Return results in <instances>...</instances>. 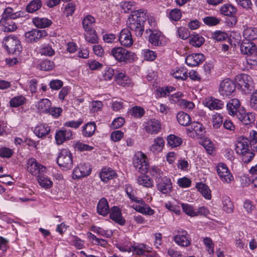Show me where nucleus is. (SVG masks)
<instances>
[{
  "mask_svg": "<svg viewBox=\"0 0 257 257\" xmlns=\"http://www.w3.org/2000/svg\"><path fill=\"white\" fill-rule=\"evenodd\" d=\"M147 19L146 13L143 10L134 11L128 18L127 27L135 33L137 36L141 37L144 31V22Z\"/></svg>",
  "mask_w": 257,
  "mask_h": 257,
  "instance_id": "f257e3e1",
  "label": "nucleus"
},
{
  "mask_svg": "<svg viewBox=\"0 0 257 257\" xmlns=\"http://www.w3.org/2000/svg\"><path fill=\"white\" fill-rule=\"evenodd\" d=\"M110 54L119 62H131L136 58V55L133 52L121 47L113 48Z\"/></svg>",
  "mask_w": 257,
  "mask_h": 257,
  "instance_id": "f03ea898",
  "label": "nucleus"
},
{
  "mask_svg": "<svg viewBox=\"0 0 257 257\" xmlns=\"http://www.w3.org/2000/svg\"><path fill=\"white\" fill-rule=\"evenodd\" d=\"M57 163L63 170H69L72 167V155L68 149L61 151L57 158Z\"/></svg>",
  "mask_w": 257,
  "mask_h": 257,
  "instance_id": "7ed1b4c3",
  "label": "nucleus"
},
{
  "mask_svg": "<svg viewBox=\"0 0 257 257\" xmlns=\"http://www.w3.org/2000/svg\"><path fill=\"white\" fill-rule=\"evenodd\" d=\"M4 40L5 48L9 53L19 54L22 51L20 41L17 37L9 36L5 38Z\"/></svg>",
  "mask_w": 257,
  "mask_h": 257,
  "instance_id": "20e7f679",
  "label": "nucleus"
},
{
  "mask_svg": "<svg viewBox=\"0 0 257 257\" xmlns=\"http://www.w3.org/2000/svg\"><path fill=\"white\" fill-rule=\"evenodd\" d=\"M133 164L136 170L141 173H145L149 171V165L147 162V156L142 152L138 153L135 156Z\"/></svg>",
  "mask_w": 257,
  "mask_h": 257,
  "instance_id": "39448f33",
  "label": "nucleus"
},
{
  "mask_svg": "<svg viewBox=\"0 0 257 257\" xmlns=\"http://www.w3.org/2000/svg\"><path fill=\"white\" fill-rule=\"evenodd\" d=\"M235 80L238 85L246 93H249L254 89L252 80L247 74H241L236 76Z\"/></svg>",
  "mask_w": 257,
  "mask_h": 257,
  "instance_id": "423d86ee",
  "label": "nucleus"
},
{
  "mask_svg": "<svg viewBox=\"0 0 257 257\" xmlns=\"http://www.w3.org/2000/svg\"><path fill=\"white\" fill-rule=\"evenodd\" d=\"M27 165L28 171L33 175H42L46 172V168L39 164L34 158L29 159Z\"/></svg>",
  "mask_w": 257,
  "mask_h": 257,
  "instance_id": "0eeeda50",
  "label": "nucleus"
},
{
  "mask_svg": "<svg viewBox=\"0 0 257 257\" xmlns=\"http://www.w3.org/2000/svg\"><path fill=\"white\" fill-rule=\"evenodd\" d=\"M217 173L220 180L224 183H230L233 180V177L229 171L226 165L219 163L216 167Z\"/></svg>",
  "mask_w": 257,
  "mask_h": 257,
  "instance_id": "6e6552de",
  "label": "nucleus"
},
{
  "mask_svg": "<svg viewBox=\"0 0 257 257\" xmlns=\"http://www.w3.org/2000/svg\"><path fill=\"white\" fill-rule=\"evenodd\" d=\"M47 36L45 30L34 29L25 33L26 40L29 43L36 42L41 39Z\"/></svg>",
  "mask_w": 257,
  "mask_h": 257,
  "instance_id": "1a4fd4ad",
  "label": "nucleus"
},
{
  "mask_svg": "<svg viewBox=\"0 0 257 257\" xmlns=\"http://www.w3.org/2000/svg\"><path fill=\"white\" fill-rule=\"evenodd\" d=\"M235 89L234 82L229 79H225L221 82L219 91L222 95L227 96L231 94Z\"/></svg>",
  "mask_w": 257,
  "mask_h": 257,
  "instance_id": "9d476101",
  "label": "nucleus"
},
{
  "mask_svg": "<svg viewBox=\"0 0 257 257\" xmlns=\"http://www.w3.org/2000/svg\"><path fill=\"white\" fill-rule=\"evenodd\" d=\"M91 173V168L85 164H80L75 168L72 173L73 179H79L88 176Z\"/></svg>",
  "mask_w": 257,
  "mask_h": 257,
  "instance_id": "9b49d317",
  "label": "nucleus"
},
{
  "mask_svg": "<svg viewBox=\"0 0 257 257\" xmlns=\"http://www.w3.org/2000/svg\"><path fill=\"white\" fill-rule=\"evenodd\" d=\"M189 236L186 231L181 229L178 230L174 236V240L179 245L187 247L190 244Z\"/></svg>",
  "mask_w": 257,
  "mask_h": 257,
  "instance_id": "f8f14e48",
  "label": "nucleus"
},
{
  "mask_svg": "<svg viewBox=\"0 0 257 257\" xmlns=\"http://www.w3.org/2000/svg\"><path fill=\"white\" fill-rule=\"evenodd\" d=\"M150 31L152 33L150 35L149 40L152 45L155 46H162L165 45V38L161 32L157 30L152 31L151 29Z\"/></svg>",
  "mask_w": 257,
  "mask_h": 257,
  "instance_id": "ddd939ff",
  "label": "nucleus"
},
{
  "mask_svg": "<svg viewBox=\"0 0 257 257\" xmlns=\"http://www.w3.org/2000/svg\"><path fill=\"white\" fill-rule=\"evenodd\" d=\"M119 41L121 45L130 47L132 46L134 41L130 30L128 29H122L119 34Z\"/></svg>",
  "mask_w": 257,
  "mask_h": 257,
  "instance_id": "4468645a",
  "label": "nucleus"
},
{
  "mask_svg": "<svg viewBox=\"0 0 257 257\" xmlns=\"http://www.w3.org/2000/svg\"><path fill=\"white\" fill-rule=\"evenodd\" d=\"M203 103L210 110L220 109L224 106V103L222 101L212 97H208L204 99Z\"/></svg>",
  "mask_w": 257,
  "mask_h": 257,
  "instance_id": "2eb2a0df",
  "label": "nucleus"
},
{
  "mask_svg": "<svg viewBox=\"0 0 257 257\" xmlns=\"http://www.w3.org/2000/svg\"><path fill=\"white\" fill-rule=\"evenodd\" d=\"M72 139H73V134L69 129L59 130L55 134V140L58 145H61L65 141Z\"/></svg>",
  "mask_w": 257,
  "mask_h": 257,
  "instance_id": "dca6fc26",
  "label": "nucleus"
},
{
  "mask_svg": "<svg viewBox=\"0 0 257 257\" xmlns=\"http://www.w3.org/2000/svg\"><path fill=\"white\" fill-rule=\"evenodd\" d=\"M156 185L158 190L164 194L169 193L172 187L170 179L167 177L159 179L156 182Z\"/></svg>",
  "mask_w": 257,
  "mask_h": 257,
  "instance_id": "f3484780",
  "label": "nucleus"
},
{
  "mask_svg": "<svg viewBox=\"0 0 257 257\" xmlns=\"http://www.w3.org/2000/svg\"><path fill=\"white\" fill-rule=\"evenodd\" d=\"M204 59V56L202 54L195 53L187 56L185 61L188 66H195L202 63Z\"/></svg>",
  "mask_w": 257,
  "mask_h": 257,
  "instance_id": "a211bd4d",
  "label": "nucleus"
},
{
  "mask_svg": "<svg viewBox=\"0 0 257 257\" xmlns=\"http://www.w3.org/2000/svg\"><path fill=\"white\" fill-rule=\"evenodd\" d=\"M161 124L160 121L155 119H150L145 126V130L150 134H157L161 130Z\"/></svg>",
  "mask_w": 257,
  "mask_h": 257,
  "instance_id": "6ab92c4d",
  "label": "nucleus"
},
{
  "mask_svg": "<svg viewBox=\"0 0 257 257\" xmlns=\"http://www.w3.org/2000/svg\"><path fill=\"white\" fill-rule=\"evenodd\" d=\"M226 107L228 111V113L231 115H236L237 116V113L241 112V111L240 110V101L238 99L236 98L229 100V101L227 103Z\"/></svg>",
  "mask_w": 257,
  "mask_h": 257,
  "instance_id": "aec40b11",
  "label": "nucleus"
},
{
  "mask_svg": "<svg viewBox=\"0 0 257 257\" xmlns=\"http://www.w3.org/2000/svg\"><path fill=\"white\" fill-rule=\"evenodd\" d=\"M109 216L112 220L120 225H123L125 222V220L122 217L120 210L116 206H113L111 208Z\"/></svg>",
  "mask_w": 257,
  "mask_h": 257,
  "instance_id": "412c9836",
  "label": "nucleus"
},
{
  "mask_svg": "<svg viewBox=\"0 0 257 257\" xmlns=\"http://www.w3.org/2000/svg\"><path fill=\"white\" fill-rule=\"evenodd\" d=\"M255 50H256V47L253 42L243 40L240 45V51L242 54L247 55L251 53H254Z\"/></svg>",
  "mask_w": 257,
  "mask_h": 257,
  "instance_id": "4be33fe9",
  "label": "nucleus"
},
{
  "mask_svg": "<svg viewBox=\"0 0 257 257\" xmlns=\"http://www.w3.org/2000/svg\"><path fill=\"white\" fill-rule=\"evenodd\" d=\"M117 176L115 172L112 169L104 168L99 173L101 180L104 182H107L109 180L112 179Z\"/></svg>",
  "mask_w": 257,
  "mask_h": 257,
  "instance_id": "5701e85b",
  "label": "nucleus"
},
{
  "mask_svg": "<svg viewBox=\"0 0 257 257\" xmlns=\"http://www.w3.org/2000/svg\"><path fill=\"white\" fill-rule=\"evenodd\" d=\"M249 141L247 139L242 138L238 139L236 143L235 151L236 152L239 154L244 153L245 151L249 150L248 146Z\"/></svg>",
  "mask_w": 257,
  "mask_h": 257,
  "instance_id": "b1692460",
  "label": "nucleus"
},
{
  "mask_svg": "<svg viewBox=\"0 0 257 257\" xmlns=\"http://www.w3.org/2000/svg\"><path fill=\"white\" fill-rule=\"evenodd\" d=\"M165 145V141L163 138L157 137L154 140V143L151 145L150 150L153 153H158L162 151Z\"/></svg>",
  "mask_w": 257,
  "mask_h": 257,
  "instance_id": "393cba45",
  "label": "nucleus"
},
{
  "mask_svg": "<svg viewBox=\"0 0 257 257\" xmlns=\"http://www.w3.org/2000/svg\"><path fill=\"white\" fill-rule=\"evenodd\" d=\"M243 40L251 41L257 39V28L254 27L247 28L243 31Z\"/></svg>",
  "mask_w": 257,
  "mask_h": 257,
  "instance_id": "a878e982",
  "label": "nucleus"
},
{
  "mask_svg": "<svg viewBox=\"0 0 257 257\" xmlns=\"http://www.w3.org/2000/svg\"><path fill=\"white\" fill-rule=\"evenodd\" d=\"M237 118L245 124H248L254 121V116L252 113H245L243 110L237 113Z\"/></svg>",
  "mask_w": 257,
  "mask_h": 257,
  "instance_id": "bb28decb",
  "label": "nucleus"
},
{
  "mask_svg": "<svg viewBox=\"0 0 257 257\" xmlns=\"http://www.w3.org/2000/svg\"><path fill=\"white\" fill-rule=\"evenodd\" d=\"M152 248L144 244H140L137 246H132V251L135 252L137 255H145V252H151Z\"/></svg>",
  "mask_w": 257,
  "mask_h": 257,
  "instance_id": "cd10ccee",
  "label": "nucleus"
},
{
  "mask_svg": "<svg viewBox=\"0 0 257 257\" xmlns=\"http://www.w3.org/2000/svg\"><path fill=\"white\" fill-rule=\"evenodd\" d=\"M97 212L103 216H105L108 213L109 206L106 199L103 198L99 201L97 205Z\"/></svg>",
  "mask_w": 257,
  "mask_h": 257,
  "instance_id": "c85d7f7f",
  "label": "nucleus"
},
{
  "mask_svg": "<svg viewBox=\"0 0 257 257\" xmlns=\"http://www.w3.org/2000/svg\"><path fill=\"white\" fill-rule=\"evenodd\" d=\"M137 183L139 185H142L146 188H152L153 186V181L150 177L142 175L137 178Z\"/></svg>",
  "mask_w": 257,
  "mask_h": 257,
  "instance_id": "c756f323",
  "label": "nucleus"
},
{
  "mask_svg": "<svg viewBox=\"0 0 257 257\" xmlns=\"http://www.w3.org/2000/svg\"><path fill=\"white\" fill-rule=\"evenodd\" d=\"M33 23L37 28H43L49 27L52 23L50 20L47 18H35Z\"/></svg>",
  "mask_w": 257,
  "mask_h": 257,
  "instance_id": "7c9ffc66",
  "label": "nucleus"
},
{
  "mask_svg": "<svg viewBox=\"0 0 257 257\" xmlns=\"http://www.w3.org/2000/svg\"><path fill=\"white\" fill-rule=\"evenodd\" d=\"M221 14L227 16L235 15L237 12V9L232 5L225 4L220 8Z\"/></svg>",
  "mask_w": 257,
  "mask_h": 257,
  "instance_id": "2f4dec72",
  "label": "nucleus"
},
{
  "mask_svg": "<svg viewBox=\"0 0 257 257\" xmlns=\"http://www.w3.org/2000/svg\"><path fill=\"white\" fill-rule=\"evenodd\" d=\"M178 122L183 126H187L190 124L191 118L189 114L183 112H180L177 115Z\"/></svg>",
  "mask_w": 257,
  "mask_h": 257,
  "instance_id": "473e14b6",
  "label": "nucleus"
},
{
  "mask_svg": "<svg viewBox=\"0 0 257 257\" xmlns=\"http://www.w3.org/2000/svg\"><path fill=\"white\" fill-rule=\"evenodd\" d=\"M196 187L206 199H209L211 198V191L206 184L200 182L196 184Z\"/></svg>",
  "mask_w": 257,
  "mask_h": 257,
  "instance_id": "72a5a7b5",
  "label": "nucleus"
},
{
  "mask_svg": "<svg viewBox=\"0 0 257 257\" xmlns=\"http://www.w3.org/2000/svg\"><path fill=\"white\" fill-rule=\"evenodd\" d=\"M51 106V101L47 98L41 99L37 104V108L43 112L48 113Z\"/></svg>",
  "mask_w": 257,
  "mask_h": 257,
  "instance_id": "f704fd0d",
  "label": "nucleus"
},
{
  "mask_svg": "<svg viewBox=\"0 0 257 257\" xmlns=\"http://www.w3.org/2000/svg\"><path fill=\"white\" fill-rule=\"evenodd\" d=\"M114 74V70L110 67H106L99 76L101 81H108L112 79Z\"/></svg>",
  "mask_w": 257,
  "mask_h": 257,
  "instance_id": "c9c22d12",
  "label": "nucleus"
},
{
  "mask_svg": "<svg viewBox=\"0 0 257 257\" xmlns=\"http://www.w3.org/2000/svg\"><path fill=\"white\" fill-rule=\"evenodd\" d=\"M50 131V128L44 124H40L34 130V133L39 138H42L48 135Z\"/></svg>",
  "mask_w": 257,
  "mask_h": 257,
  "instance_id": "e433bc0d",
  "label": "nucleus"
},
{
  "mask_svg": "<svg viewBox=\"0 0 257 257\" xmlns=\"http://www.w3.org/2000/svg\"><path fill=\"white\" fill-rule=\"evenodd\" d=\"M18 17L17 14L14 13L13 9L10 7H8L5 9L0 22H5L8 19H15Z\"/></svg>",
  "mask_w": 257,
  "mask_h": 257,
  "instance_id": "4c0bfd02",
  "label": "nucleus"
},
{
  "mask_svg": "<svg viewBox=\"0 0 257 257\" xmlns=\"http://www.w3.org/2000/svg\"><path fill=\"white\" fill-rule=\"evenodd\" d=\"M190 131L194 132L198 137H202L205 133L203 125L197 122H193L190 124Z\"/></svg>",
  "mask_w": 257,
  "mask_h": 257,
  "instance_id": "58836bf2",
  "label": "nucleus"
},
{
  "mask_svg": "<svg viewBox=\"0 0 257 257\" xmlns=\"http://www.w3.org/2000/svg\"><path fill=\"white\" fill-rule=\"evenodd\" d=\"M168 144L172 148L179 146L182 143V139L174 135H170L167 138Z\"/></svg>",
  "mask_w": 257,
  "mask_h": 257,
  "instance_id": "ea45409f",
  "label": "nucleus"
},
{
  "mask_svg": "<svg viewBox=\"0 0 257 257\" xmlns=\"http://www.w3.org/2000/svg\"><path fill=\"white\" fill-rule=\"evenodd\" d=\"M95 22V19L91 16L88 15L84 18L82 21V26L85 31L93 29L92 25Z\"/></svg>",
  "mask_w": 257,
  "mask_h": 257,
  "instance_id": "a19ab883",
  "label": "nucleus"
},
{
  "mask_svg": "<svg viewBox=\"0 0 257 257\" xmlns=\"http://www.w3.org/2000/svg\"><path fill=\"white\" fill-rule=\"evenodd\" d=\"M148 172H149L151 175L154 178L156 182H157L159 179H162V177H166L164 175L163 172L160 170V169L155 166L149 169Z\"/></svg>",
  "mask_w": 257,
  "mask_h": 257,
  "instance_id": "79ce46f5",
  "label": "nucleus"
},
{
  "mask_svg": "<svg viewBox=\"0 0 257 257\" xmlns=\"http://www.w3.org/2000/svg\"><path fill=\"white\" fill-rule=\"evenodd\" d=\"M86 32V34L85 35V38L88 42L91 44H96L98 42V38L94 30L92 29Z\"/></svg>",
  "mask_w": 257,
  "mask_h": 257,
  "instance_id": "37998d69",
  "label": "nucleus"
},
{
  "mask_svg": "<svg viewBox=\"0 0 257 257\" xmlns=\"http://www.w3.org/2000/svg\"><path fill=\"white\" fill-rule=\"evenodd\" d=\"M223 210L227 213H232L233 211L234 206L228 197H223L222 201Z\"/></svg>",
  "mask_w": 257,
  "mask_h": 257,
  "instance_id": "c03bdc74",
  "label": "nucleus"
},
{
  "mask_svg": "<svg viewBox=\"0 0 257 257\" xmlns=\"http://www.w3.org/2000/svg\"><path fill=\"white\" fill-rule=\"evenodd\" d=\"M95 129L96 125L94 122H88L83 128V134L85 137H91L94 134Z\"/></svg>",
  "mask_w": 257,
  "mask_h": 257,
  "instance_id": "a18cd8bd",
  "label": "nucleus"
},
{
  "mask_svg": "<svg viewBox=\"0 0 257 257\" xmlns=\"http://www.w3.org/2000/svg\"><path fill=\"white\" fill-rule=\"evenodd\" d=\"M204 42V38L198 35H193L189 38L190 44L196 47H200Z\"/></svg>",
  "mask_w": 257,
  "mask_h": 257,
  "instance_id": "49530a36",
  "label": "nucleus"
},
{
  "mask_svg": "<svg viewBox=\"0 0 257 257\" xmlns=\"http://www.w3.org/2000/svg\"><path fill=\"white\" fill-rule=\"evenodd\" d=\"M42 6L40 0H33L27 7V11L29 13H34L41 8Z\"/></svg>",
  "mask_w": 257,
  "mask_h": 257,
  "instance_id": "de8ad7c7",
  "label": "nucleus"
},
{
  "mask_svg": "<svg viewBox=\"0 0 257 257\" xmlns=\"http://www.w3.org/2000/svg\"><path fill=\"white\" fill-rule=\"evenodd\" d=\"M37 180L39 185L45 189H49L52 186L53 182L50 179L42 176V175L38 176Z\"/></svg>",
  "mask_w": 257,
  "mask_h": 257,
  "instance_id": "09e8293b",
  "label": "nucleus"
},
{
  "mask_svg": "<svg viewBox=\"0 0 257 257\" xmlns=\"http://www.w3.org/2000/svg\"><path fill=\"white\" fill-rule=\"evenodd\" d=\"M26 101V98L22 95H19L12 98L10 100V105L13 107H17L23 105Z\"/></svg>",
  "mask_w": 257,
  "mask_h": 257,
  "instance_id": "8fccbe9b",
  "label": "nucleus"
},
{
  "mask_svg": "<svg viewBox=\"0 0 257 257\" xmlns=\"http://www.w3.org/2000/svg\"><path fill=\"white\" fill-rule=\"evenodd\" d=\"M4 26V31L10 32L17 29L16 24L11 19L7 20L5 22L1 23Z\"/></svg>",
  "mask_w": 257,
  "mask_h": 257,
  "instance_id": "3c124183",
  "label": "nucleus"
},
{
  "mask_svg": "<svg viewBox=\"0 0 257 257\" xmlns=\"http://www.w3.org/2000/svg\"><path fill=\"white\" fill-rule=\"evenodd\" d=\"M173 75L176 79L181 80H185L188 77L187 70L183 67L176 70Z\"/></svg>",
  "mask_w": 257,
  "mask_h": 257,
  "instance_id": "603ef678",
  "label": "nucleus"
},
{
  "mask_svg": "<svg viewBox=\"0 0 257 257\" xmlns=\"http://www.w3.org/2000/svg\"><path fill=\"white\" fill-rule=\"evenodd\" d=\"M91 230L98 235L103 236L107 238H110L112 235L111 231L104 230L103 229L96 226H92Z\"/></svg>",
  "mask_w": 257,
  "mask_h": 257,
  "instance_id": "864d4df0",
  "label": "nucleus"
},
{
  "mask_svg": "<svg viewBox=\"0 0 257 257\" xmlns=\"http://www.w3.org/2000/svg\"><path fill=\"white\" fill-rule=\"evenodd\" d=\"M39 67L41 70L49 71L54 68V64L53 61L46 59L40 63Z\"/></svg>",
  "mask_w": 257,
  "mask_h": 257,
  "instance_id": "5fc2aeb1",
  "label": "nucleus"
},
{
  "mask_svg": "<svg viewBox=\"0 0 257 257\" xmlns=\"http://www.w3.org/2000/svg\"><path fill=\"white\" fill-rule=\"evenodd\" d=\"M182 209L186 214L191 216H195L198 215L197 212L194 210L193 207L188 204L181 203Z\"/></svg>",
  "mask_w": 257,
  "mask_h": 257,
  "instance_id": "6e6d98bb",
  "label": "nucleus"
},
{
  "mask_svg": "<svg viewBox=\"0 0 257 257\" xmlns=\"http://www.w3.org/2000/svg\"><path fill=\"white\" fill-rule=\"evenodd\" d=\"M40 53L42 55L52 56L54 55L55 51L51 46L49 45L43 46L40 50Z\"/></svg>",
  "mask_w": 257,
  "mask_h": 257,
  "instance_id": "4d7b16f0",
  "label": "nucleus"
},
{
  "mask_svg": "<svg viewBox=\"0 0 257 257\" xmlns=\"http://www.w3.org/2000/svg\"><path fill=\"white\" fill-rule=\"evenodd\" d=\"M247 63L251 66L257 65V51H255L254 53H251L247 55L246 57Z\"/></svg>",
  "mask_w": 257,
  "mask_h": 257,
  "instance_id": "13d9d810",
  "label": "nucleus"
},
{
  "mask_svg": "<svg viewBox=\"0 0 257 257\" xmlns=\"http://www.w3.org/2000/svg\"><path fill=\"white\" fill-rule=\"evenodd\" d=\"M74 148L76 150L81 152L91 151L93 149V147L84 144L80 141H77L75 143Z\"/></svg>",
  "mask_w": 257,
  "mask_h": 257,
  "instance_id": "bf43d9fd",
  "label": "nucleus"
},
{
  "mask_svg": "<svg viewBox=\"0 0 257 257\" xmlns=\"http://www.w3.org/2000/svg\"><path fill=\"white\" fill-rule=\"evenodd\" d=\"M125 190L127 196L132 201L140 204H143L144 203V201L143 200H139L135 197V194L134 193L132 187L131 186H126Z\"/></svg>",
  "mask_w": 257,
  "mask_h": 257,
  "instance_id": "052dcab7",
  "label": "nucleus"
},
{
  "mask_svg": "<svg viewBox=\"0 0 257 257\" xmlns=\"http://www.w3.org/2000/svg\"><path fill=\"white\" fill-rule=\"evenodd\" d=\"M182 16L181 11L178 9L172 10L169 13V18L174 21H179Z\"/></svg>",
  "mask_w": 257,
  "mask_h": 257,
  "instance_id": "680f3d73",
  "label": "nucleus"
},
{
  "mask_svg": "<svg viewBox=\"0 0 257 257\" xmlns=\"http://www.w3.org/2000/svg\"><path fill=\"white\" fill-rule=\"evenodd\" d=\"M223 117L219 113H216L212 116L213 126L215 128H219L222 123Z\"/></svg>",
  "mask_w": 257,
  "mask_h": 257,
  "instance_id": "e2e57ef3",
  "label": "nucleus"
},
{
  "mask_svg": "<svg viewBox=\"0 0 257 257\" xmlns=\"http://www.w3.org/2000/svg\"><path fill=\"white\" fill-rule=\"evenodd\" d=\"M131 113L132 115L136 117H141L144 114L145 111L142 107L135 106L132 108Z\"/></svg>",
  "mask_w": 257,
  "mask_h": 257,
  "instance_id": "0e129e2a",
  "label": "nucleus"
},
{
  "mask_svg": "<svg viewBox=\"0 0 257 257\" xmlns=\"http://www.w3.org/2000/svg\"><path fill=\"white\" fill-rule=\"evenodd\" d=\"M239 155H241L242 161L245 163L250 162L254 156L253 153L250 151L249 150L245 151L244 153L239 154Z\"/></svg>",
  "mask_w": 257,
  "mask_h": 257,
  "instance_id": "69168bd1",
  "label": "nucleus"
},
{
  "mask_svg": "<svg viewBox=\"0 0 257 257\" xmlns=\"http://www.w3.org/2000/svg\"><path fill=\"white\" fill-rule=\"evenodd\" d=\"M124 119L122 117H118L114 119L111 124V127L113 129H117L121 127L124 123Z\"/></svg>",
  "mask_w": 257,
  "mask_h": 257,
  "instance_id": "338daca9",
  "label": "nucleus"
},
{
  "mask_svg": "<svg viewBox=\"0 0 257 257\" xmlns=\"http://www.w3.org/2000/svg\"><path fill=\"white\" fill-rule=\"evenodd\" d=\"M249 106L252 109L257 111V90L254 91L250 96Z\"/></svg>",
  "mask_w": 257,
  "mask_h": 257,
  "instance_id": "774afa93",
  "label": "nucleus"
}]
</instances>
